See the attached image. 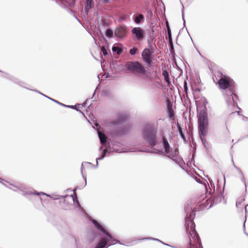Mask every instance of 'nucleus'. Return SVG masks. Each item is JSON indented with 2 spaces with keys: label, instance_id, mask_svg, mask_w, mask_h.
Returning a JSON list of instances; mask_svg holds the SVG:
<instances>
[{
  "label": "nucleus",
  "instance_id": "obj_1",
  "mask_svg": "<svg viewBox=\"0 0 248 248\" xmlns=\"http://www.w3.org/2000/svg\"><path fill=\"white\" fill-rule=\"evenodd\" d=\"M191 202H187L184 207L185 217V230L188 235L189 248H203L200 236L195 230V224L193 221L196 210L191 206Z\"/></svg>",
  "mask_w": 248,
  "mask_h": 248
},
{
  "label": "nucleus",
  "instance_id": "obj_2",
  "mask_svg": "<svg viewBox=\"0 0 248 248\" xmlns=\"http://www.w3.org/2000/svg\"><path fill=\"white\" fill-rule=\"evenodd\" d=\"M141 137L145 143L153 149H146L144 152L164 155V152L162 149L155 148L159 143L157 129L155 125L150 124H145L142 129Z\"/></svg>",
  "mask_w": 248,
  "mask_h": 248
},
{
  "label": "nucleus",
  "instance_id": "obj_3",
  "mask_svg": "<svg viewBox=\"0 0 248 248\" xmlns=\"http://www.w3.org/2000/svg\"><path fill=\"white\" fill-rule=\"evenodd\" d=\"M91 221L96 229L100 232L98 234L99 236V239L98 240L96 243H100L102 245H104V246L108 247H110L115 244H119L126 246L133 245V244H132L133 241L124 244L121 243L119 240L115 239L112 235L107 231L103 224L96 220L93 219L91 220Z\"/></svg>",
  "mask_w": 248,
  "mask_h": 248
},
{
  "label": "nucleus",
  "instance_id": "obj_4",
  "mask_svg": "<svg viewBox=\"0 0 248 248\" xmlns=\"http://www.w3.org/2000/svg\"><path fill=\"white\" fill-rule=\"evenodd\" d=\"M218 84L220 89L226 90L225 94L228 96L226 102L229 107H234L235 101L233 96H234L237 100L238 99V95L235 93L236 90L235 82L228 77H221L218 81Z\"/></svg>",
  "mask_w": 248,
  "mask_h": 248
},
{
  "label": "nucleus",
  "instance_id": "obj_5",
  "mask_svg": "<svg viewBox=\"0 0 248 248\" xmlns=\"http://www.w3.org/2000/svg\"><path fill=\"white\" fill-rule=\"evenodd\" d=\"M198 133L203 146L207 148L208 143L205 137L207 134L208 118L207 108L205 106L198 113Z\"/></svg>",
  "mask_w": 248,
  "mask_h": 248
},
{
  "label": "nucleus",
  "instance_id": "obj_6",
  "mask_svg": "<svg viewBox=\"0 0 248 248\" xmlns=\"http://www.w3.org/2000/svg\"><path fill=\"white\" fill-rule=\"evenodd\" d=\"M161 143L164 150V154H166V156L168 158L172 159L183 169V168L182 167V161L177 156L179 153L178 150L176 149H172L167 139L164 136H163L161 138Z\"/></svg>",
  "mask_w": 248,
  "mask_h": 248
},
{
  "label": "nucleus",
  "instance_id": "obj_7",
  "mask_svg": "<svg viewBox=\"0 0 248 248\" xmlns=\"http://www.w3.org/2000/svg\"><path fill=\"white\" fill-rule=\"evenodd\" d=\"M126 69L138 76H148V71L145 67L139 61H128L124 65Z\"/></svg>",
  "mask_w": 248,
  "mask_h": 248
},
{
  "label": "nucleus",
  "instance_id": "obj_8",
  "mask_svg": "<svg viewBox=\"0 0 248 248\" xmlns=\"http://www.w3.org/2000/svg\"><path fill=\"white\" fill-rule=\"evenodd\" d=\"M224 181L223 187L221 190L220 186L219 185V180H217V192H213V194L211 195V198H212V202L210 204L209 208L212 207L214 204H216L220 202L221 201L222 198H223V193L224 192V189L226 182L225 176H224Z\"/></svg>",
  "mask_w": 248,
  "mask_h": 248
},
{
  "label": "nucleus",
  "instance_id": "obj_9",
  "mask_svg": "<svg viewBox=\"0 0 248 248\" xmlns=\"http://www.w3.org/2000/svg\"><path fill=\"white\" fill-rule=\"evenodd\" d=\"M154 53L153 50L148 48H144L141 53V55L142 60L148 67H151L152 66L154 60L153 54Z\"/></svg>",
  "mask_w": 248,
  "mask_h": 248
},
{
  "label": "nucleus",
  "instance_id": "obj_10",
  "mask_svg": "<svg viewBox=\"0 0 248 248\" xmlns=\"http://www.w3.org/2000/svg\"><path fill=\"white\" fill-rule=\"evenodd\" d=\"M132 37L134 40L142 41L146 35L145 31L141 27H134L131 30Z\"/></svg>",
  "mask_w": 248,
  "mask_h": 248
},
{
  "label": "nucleus",
  "instance_id": "obj_11",
  "mask_svg": "<svg viewBox=\"0 0 248 248\" xmlns=\"http://www.w3.org/2000/svg\"><path fill=\"white\" fill-rule=\"evenodd\" d=\"M130 126L128 125L119 126L112 129L111 133L113 136H123L128 132Z\"/></svg>",
  "mask_w": 248,
  "mask_h": 248
},
{
  "label": "nucleus",
  "instance_id": "obj_12",
  "mask_svg": "<svg viewBox=\"0 0 248 248\" xmlns=\"http://www.w3.org/2000/svg\"><path fill=\"white\" fill-rule=\"evenodd\" d=\"M128 120V115L119 113L116 116L115 120L111 122V124L114 126L121 125L127 121Z\"/></svg>",
  "mask_w": 248,
  "mask_h": 248
},
{
  "label": "nucleus",
  "instance_id": "obj_13",
  "mask_svg": "<svg viewBox=\"0 0 248 248\" xmlns=\"http://www.w3.org/2000/svg\"><path fill=\"white\" fill-rule=\"evenodd\" d=\"M114 36L120 39L124 38L127 34V29L125 25H122L117 27L114 31Z\"/></svg>",
  "mask_w": 248,
  "mask_h": 248
},
{
  "label": "nucleus",
  "instance_id": "obj_14",
  "mask_svg": "<svg viewBox=\"0 0 248 248\" xmlns=\"http://www.w3.org/2000/svg\"><path fill=\"white\" fill-rule=\"evenodd\" d=\"M120 144V143L119 142H115L113 141L111 142V144L110 143H108V144L105 145L104 146L105 147V148H104V150L106 151L107 154H109L113 151H114L117 153H120V152H119L118 149H114V148H113V147H111V145L112 146V147L119 146Z\"/></svg>",
  "mask_w": 248,
  "mask_h": 248
},
{
  "label": "nucleus",
  "instance_id": "obj_15",
  "mask_svg": "<svg viewBox=\"0 0 248 248\" xmlns=\"http://www.w3.org/2000/svg\"><path fill=\"white\" fill-rule=\"evenodd\" d=\"M133 20L137 25H140L144 22L145 17L140 13H136L133 16Z\"/></svg>",
  "mask_w": 248,
  "mask_h": 248
},
{
  "label": "nucleus",
  "instance_id": "obj_16",
  "mask_svg": "<svg viewBox=\"0 0 248 248\" xmlns=\"http://www.w3.org/2000/svg\"><path fill=\"white\" fill-rule=\"evenodd\" d=\"M84 1L85 12L86 16L88 17L89 11L94 7V3L93 0H84Z\"/></svg>",
  "mask_w": 248,
  "mask_h": 248
},
{
  "label": "nucleus",
  "instance_id": "obj_17",
  "mask_svg": "<svg viewBox=\"0 0 248 248\" xmlns=\"http://www.w3.org/2000/svg\"><path fill=\"white\" fill-rule=\"evenodd\" d=\"M97 134L98 138L100 140V143L102 145L104 146L105 145L108 144V143H109V142H108V138L104 134H103L101 132H98Z\"/></svg>",
  "mask_w": 248,
  "mask_h": 248
},
{
  "label": "nucleus",
  "instance_id": "obj_18",
  "mask_svg": "<svg viewBox=\"0 0 248 248\" xmlns=\"http://www.w3.org/2000/svg\"><path fill=\"white\" fill-rule=\"evenodd\" d=\"M99 151L101 152V154L98 157L96 158V164L94 165L95 168H97L98 166V161L103 159L107 155L106 151L104 150L103 146L99 147Z\"/></svg>",
  "mask_w": 248,
  "mask_h": 248
},
{
  "label": "nucleus",
  "instance_id": "obj_19",
  "mask_svg": "<svg viewBox=\"0 0 248 248\" xmlns=\"http://www.w3.org/2000/svg\"><path fill=\"white\" fill-rule=\"evenodd\" d=\"M112 50L119 55L123 52L122 46L119 44H114L112 47Z\"/></svg>",
  "mask_w": 248,
  "mask_h": 248
},
{
  "label": "nucleus",
  "instance_id": "obj_20",
  "mask_svg": "<svg viewBox=\"0 0 248 248\" xmlns=\"http://www.w3.org/2000/svg\"><path fill=\"white\" fill-rule=\"evenodd\" d=\"M56 2L62 7L66 9L67 11L70 13H72L73 11L66 5V1L65 0H55Z\"/></svg>",
  "mask_w": 248,
  "mask_h": 248
},
{
  "label": "nucleus",
  "instance_id": "obj_21",
  "mask_svg": "<svg viewBox=\"0 0 248 248\" xmlns=\"http://www.w3.org/2000/svg\"><path fill=\"white\" fill-rule=\"evenodd\" d=\"M162 75L164 77L165 81L167 83V85L170 87L171 85V82L170 81L169 72L166 70H163Z\"/></svg>",
  "mask_w": 248,
  "mask_h": 248
},
{
  "label": "nucleus",
  "instance_id": "obj_22",
  "mask_svg": "<svg viewBox=\"0 0 248 248\" xmlns=\"http://www.w3.org/2000/svg\"><path fill=\"white\" fill-rule=\"evenodd\" d=\"M84 164H90V165H92V166H93L94 167V165H93L92 163H91L90 162H82V163L81 164V173L82 177H83V178L84 179V180L85 181V184H84V185L83 186V187H84V186H85L87 185V179H86V177L84 175V174L83 173V165Z\"/></svg>",
  "mask_w": 248,
  "mask_h": 248
},
{
  "label": "nucleus",
  "instance_id": "obj_23",
  "mask_svg": "<svg viewBox=\"0 0 248 248\" xmlns=\"http://www.w3.org/2000/svg\"><path fill=\"white\" fill-rule=\"evenodd\" d=\"M71 196L72 197L73 202L76 204L77 207L79 209V210H82V208L78 199L77 196L73 195H71Z\"/></svg>",
  "mask_w": 248,
  "mask_h": 248
},
{
  "label": "nucleus",
  "instance_id": "obj_24",
  "mask_svg": "<svg viewBox=\"0 0 248 248\" xmlns=\"http://www.w3.org/2000/svg\"><path fill=\"white\" fill-rule=\"evenodd\" d=\"M177 129H178V132L180 134V136L181 137V138L184 140H186V137H185V134L183 131V128L182 127H181L177 123Z\"/></svg>",
  "mask_w": 248,
  "mask_h": 248
},
{
  "label": "nucleus",
  "instance_id": "obj_25",
  "mask_svg": "<svg viewBox=\"0 0 248 248\" xmlns=\"http://www.w3.org/2000/svg\"><path fill=\"white\" fill-rule=\"evenodd\" d=\"M105 36L108 38H111L113 36V31L112 29L108 28L106 29L105 32Z\"/></svg>",
  "mask_w": 248,
  "mask_h": 248
},
{
  "label": "nucleus",
  "instance_id": "obj_26",
  "mask_svg": "<svg viewBox=\"0 0 248 248\" xmlns=\"http://www.w3.org/2000/svg\"><path fill=\"white\" fill-rule=\"evenodd\" d=\"M167 113H168L169 117L170 119L173 120H175L174 113L173 112V110L171 106H170V108L168 109V110L167 111Z\"/></svg>",
  "mask_w": 248,
  "mask_h": 248
},
{
  "label": "nucleus",
  "instance_id": "obj_27",
  "mask_svg": "<svg viewBox=\"0 0 248 248\" xmlns=\"http://www.w3.org/2000/svg\"><path fill=\"white\" fill-rule=\"evenodd\" d=\"M67 196H68L67 195H66L65 196H60V195H58L52 194L51 195H50V196L49 197L53 200H55L60 199L61 198H64Z\"/></svg>",
  "mask_w": 248,
  "mask_h": 248
},
{
  "label": "nucleus",
  "instance_id": "obj_28",
  "mask_svg": "<svg viewBox=\"0 0 248 248\" xmlns=\"http://www.w3.org/2000/svg\"><path fill=\"white\" fill-rule=\"evenodd\" d=\"M20 191L21 192V194L27 198L29 195L34 194L33 192L30 191H25L22 190H20Z\"/></svg>",
  "mask_w": 248,
  "mask_h": 248
},
{
  "label": "nucleus",
  "instance_id": "obj_29",
  "mask_svg": "<svg viewBox=\"0 0 248 248\" xmlns=\"http://www.w3.org/2000/svg\"><path fill=\"white\" fill-rule=\"evenodd\" d=\"M43 96H44V97H45L50 99L52 101H53V102H55V103H57V104H59V105H61L62 106L66 107V105H65V104H64L63 103H62L59 102L58 101H57V100H55L54 99H53V98H51V97H49V96H47V95H46L45 94H43Z\"/></svg>",
  "mask_w": 248,
  "mask_h": 248
},
{
  "label": "nucleus",
  "instance_id": "obj_30",
  "mask_svg": "<svg viewBox=\"0 0 248 248\" xmlns=\"http://www.w3.org/2000/svg\"><path fill=\"white\" fill-rule=\"evenodd\" d=\"M138 52V48L136 46H134L129 50V53L132 56L136 55Z\"/></svg>",
  "mask_w": 248,
  "mask_h": 248
},
{
  "label": "nucleus",
  "instance_id": "obj_31",
  "mask_svg": "<svg viewBox=\"0 0 248 248\" xmlns=\"http://www.w3.org/2000/svg\"><path fill=\"white\" fill-rule=\"evenodd\" d=\"M101 49L104 56H107L108 55V48L107 46H101Z\"/></svg>",
  "mask_w": 248,
  "mask_h": 248
},
{
  "label": "nucleus",
  "instance_id": "obj_32",
  "mask_svg": "<svg viewBox=\"0 0 248 248\" xmlns=\"http://www.w3.org/2000/svg\"><path fill=\"white\" fill-rule=\"evenodd\" d=\"M149 38H150L148 39V40H147L148 46L149 47L148 48H150L151 50H154V47L151 44V41H152L153 40V39H151V35H150V34H149Z\"/></svg>",
  "mask_w": 248,
  "mask_h": 248
},
{
  "label": "nucleus",
  "instance_id": "obj_33",
  "mask_svg": "<svg viewBox=\"0 0 248 248\" xmlns=\"http://www.w3.org/2000/svg\"><path fill=\"white\" fill-rule=\"evenodd\" d=\"M236 170L240 173V174L241 176V180L244 183V184L246 186V191H247V186H246V182L245 181V178H244V175L243 174L242 171L239 168Z\"/></svg>",
  "mask_w": 248,
  "mask_h": 248
},
{
  "label": "nucleus",
  "instance_id": "obj_34",
  "mask_svg": "<svg viewBox=\"0 0 248 248\" xmlns=\"http://www.w3.org/2000/svg\"><path fill=\"white\" fill-rule=\"evenodd\" d=\"M128 16L127 15L125 14H123L120 15L119 16V20L121 21H125L128 18Z\"/></svg>",
  "mask_w": 248,
  "mask_h": 248
},
{
  "label": "nucleus",
  "instance_id": "obj_35",
  "mask_svg": "<svg viewBox=\"0 0 248 248\" xmlns=\"http://www.w3.org/2000/svg\"><path fill=\"white\" fill-rule=\"evenodd\" d=\"M169 44H170V50L171 53H172L173 52H174V47H173V44L172 42V38H170V39H169Z\"/></svg>",
  "mask_w": 248,
  "mask_h": 248
},
{
  "label": "nucleus",
  "instance_id": "obj_36",
  "mask_svg": "<svg viewBox=\"0 0 248 248\" xmlns=\"http://www.w3.org/2000/svg\"><path fill=\"white\" fill-rule=\"evenodd\" d=\"M33 194H34V195H38V196H39L40 195H45L47 197L50 196V195L47 194L44 192H37L36 191H34Z\"/></svg>",
  "mask_w": 248,
  "mask_h": 248
},
{
  "label": "nucleus",
  "instance_id": "obj_37",
  "mask_svg": "<svg viewBox=\"0 0 248 248\" xmlns=\"http://www.w3.org/2000/svg\"><path fill=\"white\" fill-rule=\"evenodd\" d=\"M140 240H150L156 241H158V242H161V241L159 239H158L157 238H153V237H145V238H143L142 239H140Z\"/></svg>",
  "mask_w": 248,
  "mask_h": 248
},
{
  "label": "nucleus",
  "instance_id": "obj_38",
  "mask_svg": "<svg viewBox=\"0 0 248 248\" xmlns=\"http://www.w3.org/2000/svg\"><path fill=\"white\" fill-rule=\"evenodd\" d=\"M66 108H72V109H75L76 110H77V111H79L80 112H81L83 115H84V114L82 113V112H81L80 110L78 109V108H77L76 107L75 105H66Z\"/></svg>",
  "mask_w": 248,
  "mask_h": 248
},
{
  "label": "nucleus",
  "instance_id": "obj_39",
  "mask_svg": "<svg viewBox=\"0 0 248 248\" xmlns=\"http://www.w3.org/2000/svg\"><path fill=\"white\" fill-rule=\"evenodd\" d=\"M109 247L106 246L104 245H102L100 243H96L94 248H108Z\"/></svg>",
  "mask_w": 248,
  "mask_h": 248
},
{
  "label": "nucleus",
  "instance_id": "obj_40",
  "mask_svg": "<svg viewBox=\"0 0 248 248\" xmlns=\"http://www.w3.org/2000/svg\"><path fill=\"white\" fill-rule=\"evenodd\" d=\"M184 91L185 93H187L188 91L187 83L186 80L184 82Z\"/></svg>",
  "mask_w": 248,
  "mask_h": 248
},
{
  "label": "nucleus",
  "instance_id": "obj_41",
  "mask_svg": "<svg viewBox=\"0 0 248 248\" xmlns=\"http://www.w3.org/2000/svg\"><path fill=\"white\" fill-rule=\"evenodd\" d=\"M9 78L13 81L15 83L17 84L18 83V82L19 81V80L17 78H15L14 77H13V76H10L9 77Z\"/></svg>",
  "mask_w": 248,
  "mask_h": 248
},
{
  "label": "nucleus",
  "instance_id": "obj_42",
  "mask_svg": "<svg viewBox=\"0 0 248 248\" xmlns=\"http://www.w3.org/2000/svg\"><path fill=\"white\" fill-rule=\"evenodd\" d=\"M208 181H209V182L210 183L211 186H213V192H215V185H214L212 180L211 178H208Z\"/></svg>",
  "mask_w": 248,
  "mask_h": 248
},
{
  "label": "nucleus",
  "instance_id": "obj_43",
  "mask_svg": "<svg viewBox=\"0 0 248 248\" xmlns=\"http://www.w3.org/2000/svg\"><path fill=\"white\" fill-rule=\"evenodd\" d=\"M182 19L183 21L184 26L186 27V20L184 18V7H183V9L182 10Z\"/></svg>",
  "mask_w": 248,
  "mask_h": 248
},
{
  "label": "nucleus",
  "instance_id": "obj_44",
  "mask_svg": "<svg viewBox=\"0 0 248 248\" xmlns=\"http://www.w3.org/2000/svg\"><path fill=\"white\" fill-rule=\"evenodd\" d=\"M167 29H168V37H169V39H170V38H172L171 30L169 27Z\"/></svg>",
  "mask_w": 248,
  "mask_h": 248
},
{
  "label": "nucleus",
  "instance_id": "obj_45",
  "mask_svg": "<svg viewBox=\"0 0 248 248\" xmlns=\"http://www.w3.org/2000/svg\"><path fill=\"white\" fill-rule=\"evenodd\" d=\"M202 178V177H200V178L195 177V180H196V181L197 183H198L199 184H202V180H201Z\"/></svg>",
  "mask_w": 248,
  "mask_h": 248
},
{
  "label": "nucleus",
  "instance_id": "obj_46",
  "mask_svg": "<svg viewBox=\"0 0 248 248\" xmlns=\"http://www.w3.org/2000/svg\"><path fill=\"white\" fill-rule=\"evenodd\" d=\"M148 14L150 16H153V12L151 10H148L147 11Z\"/></svg>",
  "mask_w": 248,
  "mask_h": 248
},
{
  "label": "nucleus",
  "instance_id": "obj_47",
  "mask_svg": "<svg viewBox=\"0 0 248 248\" xmlns=\"http://www.w3.org/2000/svg\"><path fill=\"white\" fill-rule=\"evenodd\" d=\"M17 84H18L19 86L22 87L23 85L24 84V83L21 81L19 80V81L18 82V83Z\"/></svg>",
  "mask_w": 248,
  "mask_h": 248
},
{
  "label": "nucleus",
  "instance_id": "obj_48",
  "mask_svg": "<svg viewBox=\"0 0 248 248\" xmlns=\"http://www.w3.org/2000/svg\"><path fill=\"white\" fill-rule=\"evenodd\" d=\"M160 242L162 244H163L164 245H166V246H169V247H172V248H174L173 246H170V245L169 244H166V243H164L163 242H162V241H161V242Z\"/></svg>",
  "mask_w": 248,
  "mask_h": 248
},
{
  "label": "nucleus",
  "instance_id": "obj_49",
  "mask_svg": "<svg viewBox=\"0 0 248 248\" xmlns=\"http://www.w3.org/2000/svg\"><path fill=\"white\" fill-rule=\"evenodd\" d=\"M241 203H242V202L237 201L236 202V206L237 207L238 206V205L241 204Z\"/></svg>",
  "mask_w": 248,
  "mask_h": 248
},
{
  "label": "nucleus",
  "instance_id": "obj_50",
  "mask_svg": "<svg viewBox=\"0 0 248 248\" xmlns=\"http://www.w3.org/2000/svg\"><path fill=\"white\" fill-rule=\"evenodd\" d=\"M100 1H102L104 3H108L110 0H100Z\"/></svg>",
  "mask_w": 248,
  "mask_h": 248
},
{
  "label": "nucleus",
  "instance_id": "obj_51",
  "mask_svg": "<svg viewBox=\"0 0 248 248\" xmlns=\"http://www.w3.org/2000/svg\"><path fill=\"white\" fill-rule=\"evenodd\" d=\"M33 91H34L35 92H37L39 93H40V94L42 95L44 94L43 93H41V92H40L39 91L37 90H32Z\"/></svg>",
  "mask_w": 248,
  "mask_h": 248
},
{
  "label": "nucleus",
  "instance_id": "obj_52",
  "mask_svg": "<svg viewBox=\"0 0 248 248\" xmlns=\"http://www.w3.org/2000/svg\"><path fill=\"white\" fill-rule=\"evenodd\" d=\"M232 163H233V165L234 167L235 168V169H236V170H237V169L238 168V167H237V166H236L235 165V164H234V162H233V159H232Z\"/></svg>",
  "mask_w": 248,
  "mask_h": 248
},
{
  "label": "nucleus",
  "instance_id": "obj_53",
  "mask_svg": "<svg viewBox=\"0 0 248 248\" xmlns=\"http://www.w3.org/2000/svg\"><path fill=\"white\" fill-rule=\"evenodd\" d=\"M245 221H246V220L244 221V224H243V229H244V231L245 230Z\"/></svg>",
  "mask_w": 248,
  "mask_h": 248
},
{
  "label": "nucleus",
  "instance_id": "obj_54",
  "mask_svg": "<svg viewBox=\"0 0 248 248\" xmlns=\"http://www.w3.org/2000/svg\"><path fill=\"white\" fill-rule=\"evenodd\" d=\"M75 2V0H73L72 2L71 3L70 5H71L72 4L74 5Z\"/></svg>",
  "mask_w": 248,
  "mask_h": 248
},
{
  "label": "nucleus",
  "instance_id": "obj_55",
  "mask_svg": "<svg viewBox=\"0 0 248 248\" xmlns=\"http://www.w3.org/2000/svg\"><path fill=\"white\" fill-rule=\"evenodd\" d=\"M74 16H75V18L79 22V20H78V18L75 15Z\"/></svg>",
  "mask_w": 248,
  "mask_h": 248
},
{
  "label": "nucleus",
  "instance_id": "obj_56",
  "mask_svg": "<svg viewBox=\"0 0 248 248\" xmlns=\"http://www.w3.org/2000/svg\"><path fill=\"white\" fill-rule=\"evenodd\" d=\"M225 125H226V129H227V130L229 132L228 129V128H227V126H226V123L225 124Z\"/></svg>",
  "mask_w": 248,
  "mask_h": 248
},
{
  "label": "nucleus",
  "instance_id": "obj_57",
  "mask_svg": "<svg viewBox=\"0 0 248 248\" xmlns=\"http://www.w3.org/2000/svg\"><path fill=\"white\" fill-rule=\"evenodd\" d=\"M77 187H76L75 189H74L73 190V191L74 192H75V191L77 189Z\"/></svg>",
  "mask_w": 248,
  "mask_h": 248
},
{
  "label": "nucleus",
  "instance_id": "obj_58",
  "mask_svg": "<svg viewBox=\"0 0 248 248\" xmlns=\"http://www.w3.org/2000/svg\"><path fill=\"white\" fill-rule=\"evenodd\" d=\"M245 211H246V212H247V209L246 207H245Z\"/></svg>",
  "mask_w": 248,
  "mask_h": 248
},
{
  "label": "nucleus",
  "instance_id": "obj_59",
  "mask_svg": "<svg viewBox=\"0 0 248 248\" xmlns=\"http://www.w3.org/2000/svg\"><path fill=\"white\" fill-rule=\"evenodd\" d=\"M95 92H94L93 94V96L95 95Z\"/></svg>",
  "mask_w": 248,
  "mask_h": 248
},
{
  "label": "nucleus",
  "instance_id": "obj_60",
  "mask_svg": "<svg viewBox=\"0 0 248 248\" xmlns=\"http://www.w3.org/2000/svg\"><path fill=\"white\" fill-rule=\"evenodd\" d=\"M245 234L248 236V233H247L246 232H245Z\"/></svg>",
  "mask_w": 248,
  "mask_h": 248
},
{
  "label": "nucleus",
  "instance_id": "obj_61",
  "mask_svg": "<svg viewBox=\"0 0 248 248\" xmlns=\"http://www.w3.org/2000/svg\"><path fill=\"white\" fill-rule=\"evenodd\" d=\"M88 100H89V99H87L86 100V102L87 101H88Z\"/></svg>",
  "mask_w": 248,
  "mask_h": 248
},
{
  "label": "nucleus",
  "instance_id": "obj_62",
  "mask_svg": "<svg viewBox=\"0 0 248 248\" xmlns=\"http://www.w3.org/2000/svg\"><path fill=\"white\" fill-rule=\"evenodd\" d=\"M1 180V179L0 178V180ZM0 183H1V184H2V182H1V181H0Z\"/></svg>",
  "mask_w": 248,
  "mask_h": 248
},
{
  "label": "nucleus",
  "instance_id": "obj_63",
  "mask_svg": "<svg viewBox=\"0 0 248 248\" xmlns=\"http://www.w3.org/2000/svg\"><path fill=\"white\" fill-rule=\"evenodd\" d=\"M246 137H247V138H248V135H247Z\"/></svg>",
  "mask_w": 248,
  "mask_h": 248
},
{
  "label": "nucleus",
  "instance_id": "obj_64",
  "mask_svg": "<svg viewBox=\"0 0 248 248\" xmlns=\"http://www.w3.org/2000/svg\"><path fill=\"white\" fill-rule=\"evenodd\" d=\"M248 204L247 205V206H248Z\"/></svg>",
  "mask_w": 248,
  "mask_h": 248
}]
</instances>
